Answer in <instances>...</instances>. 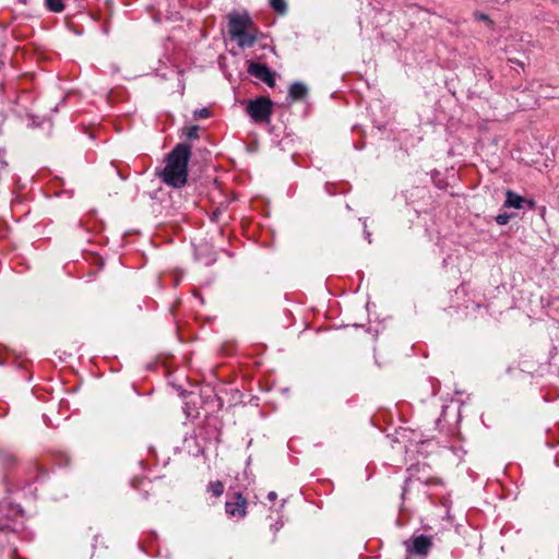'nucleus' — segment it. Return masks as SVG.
Returning <instances> with one entry per match:
<instances>
[{
  "instance_id": "nucleus-3",
  "label": "nucleus",
  "mask_w": 559,
  "mask_h": 559,
  "mask_svg": "<svg viewBox=\"0 0 559 559\" xmlns=\"http://www.w3.org/2000/svg\"><path fill=\"white\" fill-rule=\"evenodd\" d=\"M409 555L425 557L432 547V538L427 535L413 536L404 543Z\"/></svg>"
},
{
  "instance_id": "nucleus-17",
  "label": "nucleus",
  "mask_w": 559,
  "mask_h": 559,
  "mask_svg": "<svg viewBox=\"0 0 559 559\" xmlns=\"http://www.w3.org/2000/svg\"><path fill=\"white\" fill-rule=\"evenodd\" d=\"M418 467L417 466H411L407 472L409 473L411 476L414 475V471L417 469ZM412 483V477L407 478L405 480V487H404V491L406 490V488L409 486V484Z\"/></svg>"
},
{
  "instance_id": "nucleus-16",
  "label": "nucleus",
  "mask_w": 559,
  "mask_h": 559,
  "mask_svg": "<svg viewBox=\"0 0 559 559\" xmlns=\"http://www.w3.org/2000/svg\"><path fill=\"white\" fill-rule=\"evenodd\" d=\"M211 115V111L210 109L207 108H201V109H197L194 111V117L195 118H202V119H205V118H209Z\"/></svg>"
},
{
  "instance_id": "nucleus-7",
  "label": "nucleus",
  "mask_w": 559,
  "mask_h": 559,
  "mask_svg": "<svg viewBox=\"0 0 559 559\" xmlns=\"http://www.w3.org/2000/svg\"><path fill=\"white\" fill-rule=\"evenodd\" d=\"M258 33L259 31L253 23L252 27L245 29L241 36L235 37L234 39L237 40L238 46L241 48L252 47L257 41Z\"/></svg>"
},
{
  "instance_id": "nucleus-11",
  "label": "nucleus",
  "mask_w": 559,
  "mask_h": 559,
  "mask_svg": "<svg viewBox=\"0 0 559 559\" xmlns=\"http://www.w3.org/2000/svg\"><path fill=\"white\" fill-rule=\"evenodd\" d=\"M45 4L49 11L59 13L64 10L63 0H45Z\"/></svg>"
},
{
  "instance_id": "nucleus-13",
  "label": "nucleus",
  "mask_w": 559,
  "mask_h": 559,
  "mask_svg": "<svg viewBox=\"0 0 559 559\" xmlns=\"http://www.w3.org/2000/svg\"><path fill=\"white\" fill-rule=\"evenodd\" d=\"M270 5L280 14H285L287 11V3L285 0H270Z\"/></svg>"
},
{
  "instance_id": "nucleus-5",
  "label": "nucleus",
  "mask_w": 559,
  "mask_h": 559,
  "mask_svg": "<svg viewBox=\"0 0 559 559\" xmlns=\"http://www.w3.org/2000/svg\"><path fill=\"white\" fill-rule=\"evenodd\" d=\"M247 499L240 492H235L225 503V511L233 518H245L247 514Z\"/></svg>"
},
{
  "instance_id": "nucleus-4",
  "label": "nucleus",
  "mask_w": 559,
  "mask_h": 559,
  "mask_svg": "<svg viewBox=\"0 0 559 559\" xmlns=\"http://www.w3.org/2000/svg\"><path fill=\"white\" fill-rule=\"evenodd\" d=\"M252 24L253 21L248 14H230L228 23V34L230 38L241 36L245 29L252 27Z\"/></svg>"
},
{
  "instance_id": "nucleus-9",
  "label": "nucleus",
  "mask_w": 559,
  "mask_h": 559,
  "mask_svg": "<svg viewBox=\"0 0 559 559\" xmlns=\"http://www.w3.org/2000/svg\"><path fill=\"white\" fill-rule=\"evenodd\" d=\"M524 203H526V200L524 198H522L521 195L511 190L507 191L503 206L523 209Z\"/></svg>"
},
{
  "instance_id": "nucleus-6",
  "label": "nucleus",
  "mask_w": 559,
  "mask_h": 559,
  "mask_svg": "<svg viewBox=\"0 0 559 559\" xmlns=\"http://www.w3.org/2000/svg\"><path fill=\"white\" fill-rule=\"evenodd\" d=\"M248 73L262 82H264L267 86L275 85L274 73L270 70V68L264 63L251 62L248 67Z\"/></svg>"
},
{
  "instance_id": "nucleus-15",
  "label": "nucleus",
  "mask_w": 559,
  "mask_h": 559,
  "mask_svg": "<svg viewBox=\"0 0 559 559\" xmlns=\"http://www.w3.org/2000/svg\"><path fill=\"white\" fill-rule=\"evenodd\" d=\"M512 216H513V214L501 213L496 216L495 221L499 225H507L510 222Z\"/></svg>"
},
{
  "instance_id": "nucleus-12",
  "label": "nucleus",
  "mask_w": 559,
  "mask_h": 559,
  "mask_svg": "<svg viewBox=\"0 0 559 559\" xmlns=\"http://www.w3.org/2000/svg\"><path fill=\"white\" fill-rule=\"evenodd\" d=\"M207 490L215 497H221L224 492V484L219 480L211 481L207 486Z\"/></svg>"
},
{
  "instance_id": "nucleus-1",
  "label": "nucleus",
  "mask_w": 559,
  "mask_h": 559,
  "mask_svg": "<svg viewBox=\"0 0 559 559\" xmlns=\"http://www.w3.org/2000/svg\"><path fill=\"white\" fill-rule=\"evenodd\" d=\"M191 145L178 143L166 156V165L158 177L169 187L182 188L187 183Z\"/></svg>"
},
{
  "instance_id": "nucleus-14",
  "label": "nucleus",
  "mask_w": 559,
  "mask_h": 559,
  "mask_svg": "<svg viewBox=\"0 0 559 559\" xmlns=\"http://www.w3.org/2000/svg\"><path fill=\"white\" fill-rule=\"evenodd\" d=\"M183 134L189 140H197L199 138V127L198 126H192V127L186 128L183 130Z\"/></svg>"
},
{
  "instance_id": "nucleus-8",
  "label": "nucleus",
  "mask_w": 559,
  "mask_h": 559,
  "mask_svg": "<svg viewBox=\"0 0 559 559\" xmlns=\"http://www.w3.org/2000/svg\"><path fill=\"white\" fill-rule=\"evenodd\" d=\"M308 94L307 86L301 82H295L290 85L288 96L292 100H302Z\"/></svg>"
},
{
  "instance_id": "nucleus-2",
  "label": "nucleus",
  "mask_w": 559,
  "mask_h": 559,
  "mask_svg": "<svg viewBox=\"0 0 559 559\" xmlns=\"http://www.w3.org/2000/svg\"><path fill=\"white\" fill-rule=\"evenodd\" d=\"M246 112L254 123H270L274 112V103L271 98L259 96L245 102Z\"/></svg>"
},
{
  "instance_id": "nucleus-10",
  "label": "nucleus",
  "mask_w": 559,
  "mask_h": 559,
  "mask_svg": "<svg viewBox=\"0 0 559 559\" xmlns=\"http://www.w3.org/2000/svg\"><path fill=\"white\" fill-rule=\"evenodd\" d=\"M0 464L3 468H11L16 464V456L9 449L0 447Z\"/></svg>"
},
{
  "instance_id": "nucleus-18",
  "label": "nucleus",
  "mask_w": 559,
  "mask_h": 559,
  "mask_svg": "<svg viewBox=\"0 0 559 559\" xmlns=\"http://www.w3.org/2000/svg\"><path fill=\"white\" fill-rule=\"evenodd\" d=\"M276 498H277V493H276L275 491H270V492L267 493V499H269L270 501H275V500H276Z\"/></svg>"
}]
</instances>
